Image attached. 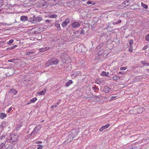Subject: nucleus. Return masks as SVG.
<instances>
[{"mask_svg":"<svg viewBox=\"0 0 149 149\" xmlns=\"http://www.w3.org/2000/svg\"><path fill=\"white\" fill-rule=\"evenodd\" d=\"M14 42V40L13 39L10 40L9 41L7 42V44L8 45H10V44Z\"/></svg>","mask_w":149,"mask_h":149,"instance_id":"c85d7f7f","label":"nucleus"},{"mask_svg":"<svg viewBox=\"0 0 149 149\" xmlns=\"http://www.w3.org/2000/svg\"><path fill=\"white\" fill-rule=\"evenodd\" d=\"M3 5V1L2 0H0V12L2 10V8L1 7Z\"/></svg>","mask_w":149,"mask_h":149,"instance_id":"f3484780","label":"nucleus"},{"mask_svg":"<svg viewBox=\"0 0 149 149\" xmlns=\"http://www.w3.org/2000/svg\"><path fill=\"white\" fill-rule=\"evenodd\" d=\"M74 138L71 135H68L67 138V142L69 143L72 141Z\"/></svg>","mask_w":149,"mask_h":149,"instance_id":"6e6552de","label":"nucleus"},{"mask_svg":"<svg viewBox=\"0 0 149 149\" xmlns=\"http://www.w3.org/2000/svg\"><path fill=\"white\" fill-rule=\"evenodd\" d=\"M129 113L130 114H136V111L135 110V109H133L129 111Z\"/></svg>","mask_w":149,"mask_h":149,"instance_id":"dca6fc26","label":"nucleus"},{"mask_svg":"<svg viewBox=\"0 0 149 149\" xmlns=\"http://www.w3.org/2000/svg\"><path fill=\"white\" fill-rule=\"evenodd\" d=\"M49 47H46L44 48H40L39 49V51L41 52H44L49 49Z\"/></svg>","mask_w":149,"mask_h":149,"instance_id":"1a4fd4ad","label":"nucleus"},{"mask_svg":"<svg viewBox=\"0 0 149 149\" xmlns=\"http://www.w3.org/2000/svg\"><path fill=\"white\" fill-rule=\"evenodd\" d=\"M6 147V144L4 143H2L0 145V149H2Z\"/></svg>","mask_w":149,"mask_h":149,"instance_id":"412c9836","label":"nucleus"},{"mask_svg":"<svg viewBox=\"0 0 149 149\" xmlns=\"http://www.w3.org/2000/svg\"><path fill=\"white\" fill-rule=\"evenodd\" d=\"M73 82L72 80H69L65 84V86L66 87L69 86L70 85L73 83Z\"/></svg>","mask_w":149,"mask_h":149,"instance_id":"ddd939ff","label":"nucleus"},{"mask_svg":"<svg viewBox=\"0 0 149 149\" xmlns=\"http://www.w3.org/2000/svg\"><path fill=\"white\" fill-rule=\"evenodd\" d=\"M4 127V126H3L2 124H1L0 125V128H3V127Z\"/></svg>","mask_w":149,"mask_h":149,"instance_id":"09e8293b","label":"nucleus"},{"mask_svg":"<svg viewBox=\"0 0 149 149\" xmlns=\"http://www.w3.org/2000/svg\"><path fill=\"white\" fill-rule=\"evenodd\" d=\"M110 125L109 123H108L105 125H103L102 127H103L104 129L107 128H108Z\"/></svg>","mask_w":149,"mask_h":149,"instance_id":"393cba45","label":"nucleus"},{"mask_svg":"<svg viewBox=\"0 0 149 149\" xmlns=\"http://www.w3.org/2000/svg\"><path fill=\"white\" fill-rule=\"evenodd\" d=\"M141 5L143 8H144L145 9H147L148 8L147 5L146 4L143 3V2H141Z\"/></svg>","mask_w":149,"mask_h":149,"instance_id":"aec40b11","label":"nucleus"},{"mask_svg":"<svg viewBox=\"0 0 149 149\" xmlns=\"http://www.w3.org/2000/svg\"><path fill=\"white\" fill-rule=\"evenodd\" d=\"M59 62L58 60L55 58H52L49 59L45 64L46 67H49L53 65L57 64Z\"/></svg>","mask_w":149,"mask_h":149,"instance_id":"f257e3e1","label":"nucleus"},{"mask_svg":"<svg viewBox=\"0 0 149 149\" xmlns=\"http://www.w3.org/2000/svg\"><path fill=\"white\" fill-rule=\"evenodd\" d=\"M120 79L119 77L115 75L113 77V79L114 80L117 81L119 80Z\"/></svg>","mask_w":149,"mask_h":149,"instance_id":"a211bd4d","label":"nucleus"},{"mask_svg":"<svg viewBox=\"0 0 149 149\" xmlns=\"http://www.w3.org/2000/svg\"><path fill=\"white\" fill-rule=\"evenodd\" d=\"M145 65H146V66H149V65H148V64H145Z\"/></svg>","mask_w":149,"mask_h":149,"instance_id":"4d7b16f0","label":"nucleus"},{"mask_svg":"<svg viewBox=\"0 0 149 149\" xmlns=\"http://www.w3.org/2000/svg\"><path fill=\"white\" fill-rule=\"evenodd\" d=\"M145 39L147 41H149V33L145 37Z\"/></svg>","mask_w":149,"mask_h":149,"instance_id":"7c9ffc66","label":"nucleus"},{"mask_svg":"<svg viewBox=\"0 0 149 149\" xmlns=\"http://www.w3.org/2000/svg\"><path fill=\"white\" fill-rule=\"evenodd\" d=\"M95 83L98 84H100L101 82L100 79L99 78L96 79L95 81Z\"/></svg>","mask_w":149,"mask_h":149,"instance_id":"6ab92c4d","label":"nucleus"},{"mask_svg":"<svg viewBox=\"0 0 149 149\" xmlns=\"http://www.w3.org/2000/svg\"><path fill=\"white\" fill-rule=\"evenodd\" d=\"M74 75V77H76L77 76H79V75H81V73L80 72H78V73L76 74H75L74 73L72 74H71V76H72Z\"/></svg>","mask_w":149,"mask_h":149,"instance_id":"4468645a","label":"nucleus"},{"mask_svg":"<svg viewBox=\"0 0 149 149\" xmlns=\"http://www.w3.org/2000/svg\"><path fill=\"white\" fill-rule=\"evenodd\" d=\"M57 17V15H51L49 16V17L50 18H56Z\"/></svg>","mask_w":149,"mask_h":149,"instance_id":"cd10ccee","label":"nucleus"},{"mask_svg":"<svg viewBox=\"0 0 149 149\" xmlns=\"http://www.w3.org/2000/svg\"><path fill=\"white\" fill-rule=\"evenodd\" d=\"M69 135H71L74 138L76 136L77 134L76 130H72L69 132Z\"/></svg>","mask_w":149,"mask_h":149,"instance_id":"423d86ee","label":"nucleus"},{"mask_svg":"<svg viewBox=\"0 0 149 149\" xmlns=\"http://www.w3.org/2000/svg\"><path fill=\"white\" fill-rule=\"evenodd\" d=\"M7 117V115L6 114L4 113H0V118L2 119H3Z\"/></svg>","mask_w":149,"mask_h":149,"instance_id":"9b49d317","label":"nucleus"},{"mask_svg":"<svg viewBox=\"0 0 149 149\" xmlns=\"http://www.w3.org/2000/svg\"><path fill=\"white\" fill-rule=\"evenodd\" d=\"M106 74V72L104 71H103L102 72L101 74V75L104 76Z\"/></svg>","mask_w":149,"mask_h":149,"instance_id":"79ce46f5","label":"nucleus"},{"mask_svg":"<svg viewBox=\"0 0 149 149\" xmlns=\"http://www.w3.org/2000/svg\"><path fill=\"white\" fill-rule=\"evenodd\" d=\"M17 47V45H15L13 46L12 47L10 48H9V49H10V50L14 49H15Z\"/></svg>","mask_w":149,"mask_h":149,"instance_id":"e433bc0d","label":"nucleus"},{"mask_svg":"<svg viewBox=\"0 0 149 149\" xmlns=\"http://www.w3.org/2000/svg\"><path fill=\"white\" fill-rule=\"evenodd\" d=\"M105 93H107V92H105Z\"/></svg>","mask_w":149,"mask_h":149,"instance_id":"e2e57ef3","label":"nucleus"},{"mask_svg":"<svg viewBox=\"0 0 149 149\" xmlns=\"http://www.w3.org/2000/svg\"><path fill=\"white\" fill-rule=\"evenodd\" d=\"M131 0H126L123 3V4H125L126 6H128L130 4V1Z\"/></svg>","mask_w":149,"mask_h":149,"instance_id":"f8f14e48","label":"nucleus"},{"mask_svg":"<svg viewBox=\"0 0 149 149\" xmlns=\"http://www.w3.org/2000/svg\"><path fill=\"white\" fill-rule=\"evenodd\" d=\"M33 52H26V54L27 55H29L30 54H33Z\"/></svg>","mask_w":149,"mask_h":149,"instance_id":"f704fd0d","label":"nucleus"},{"mask_svg":"<svg viewBox=\"0 0 149 149\" xmlns=\"http://www.w3.org/2000/svg\"><path fill=\"white\" fill-rule=\"evenodd\" d=\"M36 19L37 21H40L42 20V18L40 17H36Z\"/></svg>","mask_w":149,"mask_h":149,"instance_id":"72a5a7b5","label":"nucleus"},{"mask_svg":"<svg viewBox=\"0 0 149 149\" xmlns=\"http://www.w3.org/2000/svg\"><path fill=\"white\" fill-rule=\"evenodd\" d=\"M28 18L26 16H22L20 18V20L23 21H25L27 20Z\"/></svg>","mask_w":149,"mask_h":149,"instance_id":"9d476101","label":"nucleus"},{"mask_svg":"<svg viewBox=\"0 0 149 149\" xmlns=\"http://www.w3.org/2000/svg\"><path fill=\"white\" fill-rule=\"evenodd\" d=\"M21 127V126L20 125L19 127H18H18H16V130H18L19 129V128L20 127Z\"/></svg>","mask_w":149,"mask_h":149,"instance_id":"864d4df0","label":"nucleus"},{"mask_svg":"<svg viewBox=\"0 0 149 149\" xmlns=\"http://www.w3.org/2000/svg\"><path fill=\"white\" fill-rule=\"evenodd\" d=\"M119 73L120 74H124L123 72H119Z\"/></svg>","mask_w":149,"mask_h":149,"instance_id":"3c124183","label":"nucleus"},{"mask_svg":"<svg viewBox=\"0 0 149 149\" xmlns=\"http://www.w3.org/2000/svg\"><path fill=\"white\" fill-rule=\"evenodd\" d=\"M10 140L11 142H14L16 141L18 137L17 134H14L10 135Z\"/></svg>","mask_w":149,"mask_h":149,"instance_id":"f03ea898","label":"nucleus"},{"mask_svg":"<svg viewBox=\"0 0 149 149\" xmlns=\"http://www.w3.org/2000/svg\"><path fill=\"white\" fill-rule=\"evenodd\" d=\"M147 71L148 72H149V69H148L147 70Z\"/></svg>","mask_w":149,"mask_h":149,"instance_id":"6e6d98bb","label":"nucleus"},{"mask_svg":"<svg viewBox=\"0 0 149 149\" xmlns=\"http://www.w3.org/2000/svg\"><path fill=\"white\" fill-rule=\"evenodd\" d=\"M44 3H45V4L44 5H43V6H45V5L46 4V2H45Z\"/></svg>","mask_w":149,"mask_h":149,"instance_id":"5fc2aeb1","label":"nucleus"},{"mask_svg":"<svg viewBox=\"0 0 149 149\" xmlns=\"http://www.w3.org/2000/svg\"><path fill=\"white\" fill-rule=\"evenodd\" d=\"M147 48V46H146L144 47H143V50L145 49H146Z\"/></svg>","mask_w":149,"mask_h":149,"instance_id":"de8ad7c7","label":"nucleus"},{"mask_svg":"<svg viewBox=\"0 0 149 149\" xmlns=\"http://www.w3.org/2000/svg\"><path fill=\"white\" fill-rule=\"evenodd\" d=\"M92 89H93V91H95L94 92H97V91L99 90V88H98L96 87H93Z\"/></svg>","mask_w":149,"mask_h":149,"instance_id":"c756f323","label":"nucleus"},{"mask_svg":"<svg viewBox=\"0 0 149 149\" xmlns=\"http://www.w3.org/2000/svg\"><path fill=\"white\" fill-rule=\"evenodd\" d=\"M121 20H119L117 22H113V25H116V24H119V23H121Z\"/></svg>","mask_w":149,"mask_h":149,"instance_id":"a878e982","label":"nucleus"},{"mask_svg":"<svg viewBox=\"0 0 149 149\" xmlns=\"http://www.w3.org/2000/svg\"><path fill=\"white\" fill-rule=\"evenodd\" d=\"M12 107H10L8 109V111H7V112L8 113H9L12 110Z\"/></svg>","mask_w":149,"mask_h":149,"instance_id":"a19ab883","label":"nucleus"},{"mask_svg":"<svg viewBox=\"0 0 149 149\" xmlns=\"http://www.w3.org/2000/svg\"><path fill=\"white\" fill-rule=\"evenodd\" d=\"M129 43L130 45V46H132L133 43V41L132 40L130 39L129 41Z\"/></svg>","mask_w":149,"mask_h":149,"instance_id":"2f4dec72","label":"nucleus"},{"mask_svg":"<svg viewBox=\"0 0 149 149\" xmlns=\"http://www.w3.org/2000/svg\"><path fill=\"white\" fill-rule=\"evenodd\" d=\"M50 20L49 19L46 20L45 21V22H50Z\"/></svg>","mask_w":149,"mask_h":149,"instance_id":"603ef678","label":"nucleus"},{"mask_svg":"<svg viewBox=\"0 0 149 149\" xmlns=\"http://www.w3.org/2000/svg\"><path fill=\"white\" fill-rule=\"evenodd\" d=\"M17 92L14 89H11L10 90V93H17Z\"/></svg>","mask_w":149,"mask_h":149,"instance_id":"b1692460","label":"nucleus"},{"mask_svg":"<svg viewBox=\"0 0 149 149\" xmlns=\"http://www.w3.org/2000/svg\"><path fill=\"white\" fill-rule=\"evenodd\" d=\"M117 96H111V97L110 100H109V101H111L112 100H113V99H114Z\"/></svg>","mask_w":149,"mask_h":149,"instance_id":"473e14b6","label":"nucleus"},{"mask_svg":"<svg viewBox=\"0 0 149 149\" xmlns=\"http://www.w3.org/2000/svg\"><path fill=\"white\" fill-rule=\"evenodd\" d=\"M70 20L69 18H67L65 19L62 24V26L64 27H65L67 25L70 23Z\"/></svg>","mask_w":149,"mask_h":149,"instance_id":"39448f33","label":"nucleus"},{"mask_svg":"<svg viewBox=\"0 0 149 149\" xmlns=\"http://www.w3.org/2000/svg\"><path fill=\"white\" fill-rule=\"evenodd\" d=\"M54 107H56V105H55V106H54Z\"/></svg>","mask_w":149,"mask_h":149,"instance_id":"680f3d73","label":"nucleus"},{"mask_svg":"<svg viewBox=\"0 0 149 149\" xmlns=\"http://www.w3.org/2000/svg\"><path fill=\"white\" fill-rule=\"evenodd\" d=\"M37 100V99L36 98H33L30 100V102L29 103H27V104H29L31 103H34Z\"/></svg>","mask_w":149,"mask_h":149,"instance_id":"2eb2a0df","label":"nucleus"},{"mask_svg":"<svg viewBox=\"0 0 149 149\" xmlns=\"http://www.w3.org/2000/svg\"><path fill=\"white\" fill-rule=\"evenodd\" d=\"M46 91V88H45L44 89L40 92V93H45Z\"/></svg>","mask_w":149,"mask_h":149,"instance_id":"4c0bfd02","label":"nucleus"},{"mask_svg":"<svg viewBox=\"0 0 149 149\" xmlns=\"http://www.w3.org/2000/svg\"><path fill=\"white\" fill-rule=\"evenodd\" d=\"M81 34H84V31L82 29H81V31H76L75 33H79V32Z\"/></svg>","mask_w":149,"mask_h":149,"instance_id":"bb28decb","label":"nucleus"},{"mask_svg":"<svg viewBox=\"0 0 149 149\" xmlns=\"http://www.w3.org/2000/svg\"><path fill=\"white\" fill-rule=\"evenodd\" d=\"M104 130V129L103 128V127L102 126V127L99 130L100 131L102 132Z\"/></svg>","mask_w":149,"mask_h":149,"instance_id":"37998d69","label":"nucleus"},{"mask_svg":"<svg viewBox=\"0 0 149 149\" xmlns=\"http://www.w3.org/2000/svg\"><path fill=\"white\" fill-rule=\"evenodd\" d=\"M96 2H92L91 1H88L87 2V4L88 5H89L90 4H91L93 5H94L95 4Z\"/></svg>","mask_w":149,"mask_h":149,"instance_id":"5701e85b","label":"nucleus"},{"mask_svg":"<svg viewBox=\"0 0 149 149\" xmlns=\"http://www.w3.org/2000/svg\"><path fill=\"white\" fill-rule=\"evenodd\" d=\"M41 127L40 125H37L34 129L32 132L30 134L31 135H33L35 134L38 132L41 129Z\"/></svg>","mask_w":149,"mask_h":149,"instance_id":"7ed1b4c3","label":"nucleus"},{"mask_svg":"<svg viewBox=\"0 0 149 149\" xmlns=\"http://www.w3.org/2000/svg\"><path fill=\"white\" fill-rule=\"evenodd\" d=\"M14 60H15L14 59H10L8 61L9 62H13V61H14Z\"/></svg>","mask_w":149,"mask_h":149,"instance_id":"a18cd8bd","label":"nucleus"},{"mask_svg":"<svg viewBox=\"0 0 149 149\" xmlns=\"http://www.w3.org/2000/svg\"><path fill=\"white\" fill-rule=\"evenodd\" d=\"M40 94H41V93H40Z\"/></svg>","mask_w":149,"mask_h":149,"instance_id":"0e129e2a","label":"nucleus"},{"mask_svg":"<svg viewBox=\"0 0 149 149\" xmlns=\"http://www.w3.org/2000/svg\"><path fill=\"white\" fill-rule=\"evenodd\" d=\"M127 69L126 67H121L120 68V70H125Z\"/></svg>","mask_w":149,"mask_h":149,"instance_id":"ea45409f","label":"nucleus"},{"mask_svg":"<svg viewBox=\"0 0 149 149\" xmlns=\"http://www.w3.org/2000/svg\"><path fill=\"white\" fill-rule=\"evenodd\" d=\"M72 26L74 28H75L80 26V24L78 22H76L73 23L72 25Z\"/></svg>","mask_w":149,"mask_h":149,"instance_id":"0eeeda50","label":"nucleus"},{"mask_svg":"<svg viewBox=\"0 0 149 149\" xmlns=\"http://www.w3.org/2000/svg\"><path fill=\"white\" fill-rule=\"evenodd\" d=\"M133 6H133V5H132V6H131V7H132Z\"/></svg>","mask_w":149,"mask_h":149,"instance_id":"bf43d9fd","label":"nucleus"},{"mask_svg":"<svg viewBox=\"0 0 149 149\" xmlns=\"http://www.w3.org/2000/svg\"><path fill=\"white\" fill-rule=\"evenodd\" d=\"M135 110L136 111V114H141L144 111L145 109L143 107H140L135 109Z\"/></svg>","mask_w":149,"mask_h":149,"instance_id":"20e7f679","label":"nucleus"},{"mask_svg":"<svg viewBox=\"0 0 149 149\" xmlns=\"http://www.w3.org/2000/svg\"><path fill=\"white\" fill-rule=\"evenodd\" d=\"M38 146L37 149H42V147H43V146L40 144L38 145Z\"/></svg>","mask_w":149,"mask_h":149,"instance_id":"c9c22d12","label":"nucleus"},{"mask_svg":"<svg viewBox=\"0 0 149 149\" xmlns=\"http://www.w3.org/2000/svg\"><path fill=\"white\" fill-rule=\"evenodd\" d=\"M36 144H39L42 143V142L40 141H38L36 142Z\"/></svg>","mask_w":149,"mask_h":149,"instance_id":"c03bdc74","label":"nucleus"},{"mask_svg":"<svg viewBox=\"0 0 149 149\" xmlns=\"http://www.w3.org/2000/svg\"><path fill=\"white\" fill-rule=\"evenodd\" d=\"M129 51L130 52H132V51H133V49L132 48H130L129 49Z\"/></svg>","mask_w":149,"mask_h":149,"instance_id":"49530a36","label":"nucleus"},{"mask_svg":"<svg viewBox=\"0 0 149 149\" xmlns=\"http://www.w3.org/2000/svg\"><path fill=\"white\" fill-rule=\"evenodd\" d=\"M141 63L143 65L145 64H148V65H149V63H146V62L145 61H141Z\"/></svg>","mask_w":149,"mask_h":149,"instance_id":"58836bf2","label":"nucleus"},{"mask_svg":"<svg viewBox=\"0 0 149 149\" xmlns=\"http://www.w3.org/2000/svg\"><path fill=\"white\" fill-rule=\"evenodd\" d=\"M133 9V10H134H134H135V9H135V8H134Z\"/></svg>","mask_w":149,"mask_h":149,"instance_id":"052dcab7","label":"nucleus"},{"mask_svg":"<svg viewBox=\"0 0 149 149\" xmlns=\"http://www.w3.org/2000/svg\"><path fill=\"white\" fill-rule=\"evenodd\" d=\"M55 26L56 27L58 28V29H60L61 27H60V24L58 22H56L55 24Z\"/></svg>","mask_w":149,"mask_h":149,"instance_id":"4be33fe9","label":"nucleus"},{"mask_svg":"<svg viewBox=\"0 0 149 149\" xmlns=\"http://www.w3.org/2000/svg\"><path fill=\"white\" fill-rule=\"evenodd\" d=\"M12 149V148L11 147H9V146L7 147L6 148V149Z\"/></svg>","mask_w":149,"mask_h":149,"instance_id":"8fccbe9b","label":"nucleus"},{"mask_svg":"<svg viewBox=\"0 0 149 149\" xmlns=\"http://www.w3.org/2000/svg\"><path fill=\"white\" fill-rule=\"evenodd\" d=\"M54 107V106L53 105V106H52V107H52H52Z\"/></svg>","mask_w":149,"mask_h":149,"instance_id":"13d9d810","label":"nucleus"}]
</instances>
